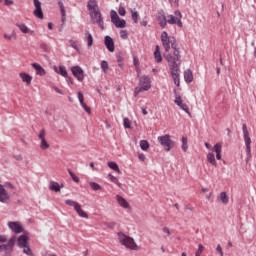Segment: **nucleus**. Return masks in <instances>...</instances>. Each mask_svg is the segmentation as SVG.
Listing matches in <instances>:
<instances>
[{"mask_svg":"<svg viewBox=\"0 0 256 256\" xmlns=\"http://www.w3.org/2000/svg\"><path fill=\"white\" fill-rule=\"evenodd\" d=\"M161 42L166 53H169V51H171V48L174 50L173 54H168L166 56V60L168 62V67L170 69V74L173 82L176 87H179L181 85V69L179 68L181 65V54L179 52V49L177 48V40L175 39V37L169 36L166 31H163L161 33Z\"/></svg>","mask_w":256,"mask_h":256,"instance_id":"f257e3e1","label":"nucleus"},{"mask_svg":"<svg viewBox=\"0 0 256 256\" xmlns=\"http://www.w3.org/2000/svg\"><path fill=\"white\" fill-rule=\"evenodd\" d=\"M117 236L120 245H122L126 249H129L130 251L139 250V246L137 245V242H135V239H133V237H130L123 232H119Z\"/></svg>","mask_w":256,"mask_h":256,"instance_id":"f03ea898","label":"nucleus"},{"mask_svg":"<svg viewBox=\"0 0 256 256\" xmlns=\"http://www.w3.org/2000/svg\"><path fill=\"white\" fill-rule=\"evenodd\" d=\"M151 89V79L148 76H142L139 79L138 87L134 89V95L137 97L139 93H143V91H149Z\"/></svg>","mask_w":256,"mask_h":256,"instance_id":"7ed1b4c3","label":"nucleus"},{"mask_svg":"<svg viewBox=\"0 0 256 256\" xmlns=\"http://www.w3.org/2000/svg\"><path fill=\"white\" fill-rule=\"evenodd\" d=\"M65 205L73 207L77 215H79V217H82V219H89V215L81 208V204H79L78 202L71 199H67L65 200Z\"/></svg>","mask_w":256,"mask_h":256,"instance_id":"20e7f679","label":"nucleus"},{"mask_svg":"<svg viewBox=\"0 0 256 256\" xmlns=\"http://www.w3.org/2000/svg\"><path fill=\"white\" fill-rule=\"evenodd\" d=\"M18 247L20 249H23V253L28 256H33V251H31V248L29 247V238H27L25 235H21L18 239Z\"/></svg>","mask_w":256,"mask_h":256,"instance_id":"39448f33","label":"nucleus"},{"mask_svg":"<svg viewBox=\"0 0 256 256\" xmlns=\"http://www.w3.org/2000/svg\"><path fill=\"white\" fill-rule=\"evenodd\" d=\"M158 141L160 145L165 149V151H171L173 147H175V142L171 140V135L165 134L163 136L158 137Z\"/></svg>","mask_w":256,"mask_h":256,"instance_id":"423d86ee","label":"nucleus"},{"mask_svg":"<svg viewBox=\"0 0 256 256\" xmlns=\"http://www.w3.org/2000/svg\"><path fill=\"white\" fill-rule=\"evenodd\" d=\"M181 19H183V15H181V12L177 10L174 12V15L167 16V23H169V25H178V27H183Z\"/></svg>","mask_w":256,"mask_h":256,"instance_id":"0eeeda50","label":"nucleus"},{"mask_svg":"<svg viewBox=\"0 0 256 256\" xmlns=\"http://www.w3.org/2000/svg\"><path fill=\"white\" fill-rule=\"evenodd\" d=\"M110 17L112 23L115 25V27H118L119 29H125L127 26V22L121 18H119V15H117V12L112 10L110 12Z\"/></svg>","mask_w":256,"mask_h":256,"instance_id":"6e6552de","label":"nucleus"},{"mask_svg":"<svg viewBox=\"0 0 256 256\" xmlns=\"http://www.w3.org/2000/svg\"><path fill=\"white\" fill-rule=\"evenodd\" d=\"M242 132L244 137V143L246 146V153L247 155H251V136L249 135L247 124L242 125Z\"/></svg>","mask_w":256,"mask_h":256,"instance_id":"1a4fd4ad","label":"nucleus"},{"mask_svg":"<svg viewBox=\"0 0 256 256\" xmlns=\"http://www.w3.org/2000/svg\"><path fill=\"white\" fill-rule=\"evenodd\" d=\"M89 15L91 17L92 23L98 25L102 29H105V27L103 26V17L101 16L100 10L89 12Z\"/></svg>","mask_w":256,"mask_h":256,"instance_id":"9d476101","label":"nucleus"},{"mask_svg":"<svg viewBox=\"0 0 256 256\" xmlns=\"http://www.w3.org/2000/svg\"><path fill=\"white\" fill-rule=\"evenodd\" d=\"M15 241H17V237L13 236L6 245H0L1 251H5L6 255H11L13 252V247H15Z\"/></svg>","mask_w":256,"mask_h":256,"instance_id":"9b49d317","label":"nucleus"},{"mask_svg":"<svg viewBox=\"0 0 256 256\" xmlns=\"http://www.w3.org/2000/svg\"><path fill=\"white\" fill-rule=\"evenodd\" d=\"M45 137H47V132H45V129L40 130L38 138L40 139V149L43 151H46V149H49L50 147Z\"/></svg>","mask_w":256,"mask_h":256,"instance_id":"f8f14e48","label":"nucleus"},{"mask_svg":"<svg viewBox=\"0 0 256 256\" xmlns=\"http://www.w3.org/2000/svg\"><path fill=\"white\" fill-rule=\"evenodd\" d=\"M72 74L78 81H83L85 79V72L80 66H74L71 68Z\"/></svg>","mask_w":256,"mask_h":256,"instance_id":"ddd939ff","label":"nucleus"},{"mask_svg":"<svg viewBox=\"0 0 256 256\" xmlns=\"http://www.w3.org/2000/svg\"><path fill=\"white\" fill-rule=\"evenodd\" d=\"M9 199H11V195H9L5 186L0 184V203H9Z\"/></svg>","mask_w":256,"mask_h":256,"instance_id":"4468645a","label":"nucleus"},{"mask_svg":"<svg viewBox=\"0 0 256 256\" xmlns=\"http://www.w3.org/2000/svg\"><path fill=\"white\" fill-rule=\"evenodd\" d=\"M34 3V16L37 17L38 19H43V9L41 8V1L39 0H33Z\"/></svg>","mask_w":256,"mask_h":256,"instance_id":"2eb2a0df","label":"nucleus"},{"mask_svg":"<svg viewBox=\"0 0 256 256\" xmlns=\"http://www.w3.org/2000/svg\"><path fill=\"white\" fill-rule=\"evenodd\" d=\"M19 77H20L22 83H25V85H27V87H29V85H31V83H33V76H31L29 73L20 72Z\"/></svg>","mask_w":256,"mask_h":256,"instance_id":"dca6fc26","label":"nucleus"},{"mask_svg":"<svg viewBox=\"0 0 256 256\" xmlns=\"http://www.w3.org/2000/svg\"><path fill=\"white\" fill-rule=\"evenodd\" d=\"M8 227L13 233H23V226H21V223L19 222H8Z\"/></svg>","mask_w":256,"mask_h":256,"instance_id":"f3484780","label":"nucleus"},{"mask_svg":"<svg viewBox=\"0 0 256 256\" xmlns=\"http://www.w3.org/2000/svg\"><path fill=\"white\" fill-rule=\"evenodd\" d=\"M104 43L106 45V49L110 51V53H113L115 51V42H113V38L110 36H106L104 39Z\"/></svg>","mask_w":256,"mask_h":256,"instance_id":"a211bd4d","label":"nucleus"},{"mask_svg":"<svg viewBox=\"0 0 256 256\" xmlns=\"http://www.w3.org/2000/svg\"><path fill=\"white\" fill-rule=\"evenodd\" d=\"M16 27L21 31V33H24V35H35V31L29 29L24 23H17Z\"/></svg>","mask_w":256,"mask_h":256,"instance_id":"6ab92c4d","label":"nucleus"},{"mask_svg":"<svg viewBox=\"0 0 256 256\" xmlns=\"http://www.w3.org/2000/svg\"><path fill=\"white\" fill-rule=\"evenodd\" d=\"M33 69L36 71V75H40V77H43V75H47V71H45V68L41 66L38 63H32Z\"/></svg>","mask_w":256,"mask_h":256,"instance_id":"aec40b11","label":"nucleus"},{"mask_svg":"<svg viewBox=\"0 0 256 256\" xmlns=\"http://www.w3.org/2000/svg\"><path fill=\"white\" fill-rule=\"evenodd\" d=\"M87 9H88L89 13H91L93 11H99V4H98L97 0H89L87 3Z\"/></svg>","mask_w":256,"mask_h":256,"instance_id":"412c9836","label":"nucleus"},{"mask_svg":"<svg viewBox=\"0 0 256 256\" xmlns=\"http://www.w3.org/2000/svg\"><path fill=\"white\" fill-rule=\"evenodd\" d=\"M78 99H79L80 105H81V107H83L84 111H86V113L91 114V108L89 106H87V104H85L83 93L78 92Z\"/></svg>","mask_w":256,"mask_h":256,"instance_id":"4be33fe9","label":"nucleus"},{"mask_svg":"<svg viewBox=\"0 0 256 256\" xmlns=\"http://www.w3.org/2000/svg\"><path fill=\"white\" fill-rule=\"evenodd\" d=\"M116 201L123 209H129V202H127L121 195H116Z\"/></svg>","mask_w":256,"mask_h":256,"instance_id":"5701e85b","label":"nucleus"},{"mask_svg":"<svg viewBox=\"0 0 256 256\" xmlns=\"http://www.w3.org/2000/svg\"><path fill=\"white\" fill-rule=\"evenodd\" d=\"M158 23L162 29H165L167 27V16H165L163 13H160L158 15Z\"/></svg>","mask_w":256,"mask_h":256,"instance_id":"b1692460","label":"nucleus"},{"mask_svg":"<svg viewBox=\"0 0 256 256\" xmlns=\"http://www.w3.org/2000/svg\"><path fill=\"white\" fill-rule=\"evenodd\" d=\"M222 149H223V145L221 143H217L212 149V151H215L216 159H218V161H221V151H222Z\"/></svg>","mask_w":256,"mask_h":256,"instance_id":"393cba45","label":"nucleus"},{"mask_svg":"<svg viewBox=\"0 0 256 256\" xmlns=\"http://www.w3.org/2000/svg\"><path fill=\"white\" fill-rule=\"evenodd\" d=\"M184 81H186V83H193V71L190 69L184 71Z\"/></svg>","mask_w":256,"mask_h":256,"instance_id":"a878e982","label":"nucleus"},{"mask_svg":"<svg viewBox=\"0 0 256 256\" xmlns=\"http://www.w3.org/2000/svg\"><path fill=\"white\" fill-rule=\"evenodd\" d=\"M154 58L157 63H161V61H163V57L161 56V47H159V45L155 47Z\"/></svg>","mask_w":256,"mask_h":256,"instance_id":"bb28decb","label":"nucleus"},{"mask_svg":"<svg viewBox=\"0 0 256 256\" xmlns=\"http://www.w3.org/2000/svg\"><path fill=\"white\" fill-rule=\"evenodd\" d=\"M54 71L58 73V75H61L62 77H67L68 75L67 69L65 68V66H59V68H57V66H54Z\"/></svg>","mask_w":256,"mask_h":256,"instance_id":"cd10ccee","label":"nucleus"},{"mask_svg":"<svg viewBox=\"0 0 256 256\" xmlns=\"http://www.w3.org/2000/svg\"><path fill=\"white\" fill-rule=\"evenodd\" d=\"M218 199L223 203V205H227V203H229V196L227 195V192L220 193Z\"/></svg>","mask_w":256,"mask_h":256,"instance_id":"c85d7f7f","label":"nucleus"},{"mask_svg":"<svg viewBox=\"0 0 256 256\" xmlns=\"http://www.w3.org/2000/svg\"><path fill=\"white\" fill-rule=\"evenodd\" d=\"M49 189L50 191H55V193H59L61 191V187L59 186V183L54 181L50 182Z\"/></svg>","mask_w":256,"mask_h":256,"instance_id":"c756f323","label":"nucleus"},{"mask_svg":"<svg viewBox=\"0 0 256 256\" xmlns=\"http://www.w3.org/2000/svg\"><path fill=\"white\" fill-rule=\"evenodd\" d=\"M207 161H208V163H210V165H213V167H217V160H215V154L208 153Z\"/></svg>","mask_w":256,"mask_h":256,"instance_id":"7c9ffc66","label":"nucleus"},{"mask_svg":"<svg viewBox=\"0 0 256 256\" xmlns=\"http://www.w3.org/2000/svg\"><path fill=\"white\" fill-rule=\"evenodd\" d=\"M182 146L181 149L184 151V153H187V149H189L188 139L186 136H183L182 139Z\"/></svg>","mask_w":256,"mask_h":256,"instance_id":"2f4dec72","label":"nucleus"},{"mask_svg":"<svg viewBox=\"0 0 256 256\" xmlns=\"http://www.w3.org/2000/svg\"><path fill=\"white\" fill-rule=\"evenodd\" d=\"M58 6L60 7V11H61V16H62V22L65 23V5H63V2L59 1L58 2Z\"/></svg>","mask_w":256,"mask_h":256,"instance_id":"473e14b6","label":"nucleus"},{"mask_svg":"<svg viewBox=\"0 0 256 256\" xmlns=\"http://www.w3.org/2000/svg\"><path fill=\"white\" fill-rule=\"evenodd\" d=\"M108 179L111 181V183H115L118 187H121V182H119V179L117 177L113 176V174H108Z\"/></svg>","mask_w":256,"mask_h":256,"instance_id":"72a5a7b5","label":"nucleus"},{"mask_svg":"<svg viewBox=\"0 0 256 256\" xmlns=\"http://www.w3.org/2000/svg\"><path fill=\"white\" fill-rule=\"evenodd\" d=\"M176 105H178V107H180L182 111H185V113H187L188 115H191V112H189V107L187 106V104L183 103V100Z\"/></svg>","mask_w":256,"mask_h":256,"instance_id":"f704fd0d","label":"nucleus"},{"mask_svg":"<svg viewBox=\"0 0 256 256\" xmlns=\"http://www.w3.org/2000/svg\"><path fill=\"white\" fill-rule=\"evenodd\" d=\"M176 105H178V107H180L182 111H185V113H187L188 115H191V112H189V107L187 106V104L183 103V100Z\"/></svg>","mask_w":256,"mask_h":256,"instance_id":"c9c22d12","label":"nucleus"},{"mask_svg":"<svg viewBox=\"0 0 256 256\" xmlns=\"http://www.w3.org/2000/svg\"><path fill=\"white\" fill-rule=\"evenodd\" d=\"M176 105H178V107H180L182 111H185V113H187L188 115H191V112H189V107L187 106V104L183 103V100Z\"/></svg>","mask_w":256,"mask_h":256,"instance_id":"e433bc0d","label":"nucleus"},{"mask_svg":"<svg viewBox=\"0 0 256 256\" xmlns=\"http://www.w3.org/2000/svg\"><path fill=\"white\" fill-rule=\"evenodd\" d=\"M176 105H178V107H180L182 111H185V113H187L188 115H191V112H189V107L187 106V104L183 103V100Z\"/></svg>","mask_w":256,"mask_h":256,"instance_id":"4c0bfd02","label":"nucleus"},{"mask_svg":"<svg viewBox=\"0 0 256 256\" xmlns=\"http://www.w3.org/2000/svg\"><path fill=\"white\" fill-rule=\"evenodd\" d=\"M176 105H178V107H180L182 111H185V113H187L188 115H191V112H189V107L187 106V104L183 103V100Z\"/></svg>","mask_w":256,"mask_h":256,"instance_id":"58836bf2","label":"nucleus"},{"mask_svg":"<svg viewBox=\"0 0 256 256\" xmlns=\"http://www.w3.org/2000/svg\"><path fill=\"white\" fill-rule=\"evenodd\" d=\"M108 167L113 171H116V173H121V170L119 169V165H117L115 162H108Z\"/></svg>","mask_w":256,"mask_h":256,"instance_id":"ea45409f","label":"nucleus"},{"mask_svg":"<svg viewBox=\"0 0 256 256\" xmlns=\"http://www.w3.org/2000/svg\"><path fill=\"white\" fill-rule=\"evenodd\" d=\"M86 40L88 47H93V35H91V33H86Z\"/></svg>","mask_w":256,"mask_h":256,"instance_id":"a19ab883","label":"nucleus"},{"mask_svg":"<svg viewBox=\"0 0 256 256\" xmlns=\"http://www.w3.org/2000/svg\"><path fill=\"white\" fill-rule=\"evenodd\" d=\"M132 19L134 23H139V12L136 10L131 9Z\"/></svg>","mask_w":256,"mask_h":256,"instance_id":"79ce46f5","label":"nucleus"},{"mask_svg":"<svg viewBox=\"0 0 256 256\" xmlns=\"http://www.w3.org/2000/svg\"><path fill=\"white\" fill-rule=\"evenodd\" d=\"M140 147L142 151H147V149H149V142L147 140H141Z\"/></svg>","mask_w":256,"mask_h":256,"instance_id":"37998d69","label":"nucleus"},{"mask_svg":"<svg viewBox=\"0 0 256 256\" xmlns=\"http://www.w3.org/2000/svg\"><path fill=\"white\" fill-rule=\"evenodd\" d=\"M100 67L104 73H107V71H109V63H107V61L105 60L101 62Z\"/></svg>","mask_w":256,"mask_h":256,"instance_id":"c03bdc74","label":"nucleus"},{"mask_svg":"<svg viewBox=\"0 0 256 256\" xmlns=\"http://www.w3.org/2000/svg\"><path fill=\"white\" fill-rule=\"evenodd\" d=\"M91 189H93V191H101V185H99L96 182H90L89 183Z\"/></svg>","mask_w":256,"mask_h":256,"instance_id":"a18cd8bd","label":"nucleus"},{"mask_svg":"<svg viewBox=\"0 0 256 256\" xmlns=\"http://www.w3.org/2000/svg\"><path fill=\"white\" fill-rule=\"evenodd\" d=\"M203 251H205V246H203L202 244H199L198 245V250L196 251L195 256H201Z\"/></svg>","mask_w":256,"mask_h":256,"instance_id":"49530a36","label":"nucleus"},{"mask_svg":"<svg viewBox=\"0 0 256 256\" xmlns=\"http://www.w3.org/2000/svg\"><path fill=\"white\" fill-rule=\"evenodd\" d=\"M68 173H69L70 177L72 178V180H73L75 183H79V177H77V176L75 175V173H73V171L68 170Z\"/></svg>","mask_w":256,"mask_h":256,"instance_id":"de8ad7c7","label":"nucleus"},{"mask_svg":"<svg viewBox=\"0 0 256 256\" xmlns=\"http://www.w3.org/2000/svg\"><path fill=\"white\" fill-rule=\"evenodd\" d=\"M123 121L125 129H131V120H129V118H124Z\"/></svg>","mask_w":256,"mask_h":256,"instance_id":"09e8293b","label":"nucleus"},{"mask_svg":"<svg viewBox=\"0 0 256 256\" xmlns=\"http://www.w3.org/2000/svg\"><path fill=\"white\" fill-rule=\"evenodd\" d=\"M118 13L119 15H121V17H125L127 11H125V8L123 6H120L118 9Z\"/></svg>","mask_w":256,"mask_h":256,"instance_id":"8fccbe9b","label":"nucleus"},{"mask_svg":"<svg viewBox=\"0 0 256 256\" xmlns=\"http://www.w3.org/2000/svg\"><path fill=\"white\" fill-rule=\"evenodd\" d=\"M123 61H124L123 56L118 55V56H117V63H118V66H119V67H123Z\"/></svg>","mask_w":256,"mask_h":256,"instance_id":"3c124183","label":"nucleus"},{"mask_svg":"<svg viewBox=\"0 0 256 256\" xmlns=\"http://www.w3.org/2000/svg\"><path fill=\"white\" fill-rule=\"evenodd\" d=\"M13 37H15V32H12V34H4V39H6L7 41H11L13 39Z\"/></svg>","mask_w":256,"mask_h":256,"instance_id":"603ef678","label":"nucleus"},{"mask_svg":"<svg viewBox=\"0 0 256 256\" xmlns=\"http://www.w3.org/2000/svg\"><path fill=\"white\" fill-rule=\"evenodd\" d=\"M40 49H42V51H48L49 50V46L47 45V43L42 42L40 44Z\"/></svg>","mask_w":256,"mask_h":256,"instance_id":"864d4df0","label":"nucleus"},{"mask_svg":"<svg viewBox=\"0 0 256 256\" xmlns=\"http://www.w3.org/2000/svg\"><path fill=\"white\" fill-rule=\"evenodd\" d=\"M70 45L73 47V49H76V51L79 50V46L77 45V42L74 40H70Z\"/></svg>","mask_w":256,"mask_h":256,"instance_id":"5fc2aeb1","label":"nucleus"},{"mask_svg":"<svg viewBox=\"0 0 256 256\" xmlns=\"http://www.w3.org/2000/svg\"><path fill=\"white\" fill-rule=\"evenodd\" d=\"M120 37H121V39H127V37H128L127 31L126 30H121L120 31Z\"/></svg>","mask_w":256,"mask_h":256,"instance_id":"6e6d98bb","label":"nucleus"},{"mask_svg":"<svg viewBox=\"0 0 256 256\" xmlns=\"http://www.w3.org/2000/svg\"><path fill=\"white\" fill-rule=\"evenodd\" d=\"M217 253H219L220 256H223V248H221V244H218L216 247Z\"/></svg>","mask_w":256,"mask_h":256,"instance_id":"4d7b16f0","label":"nucleus"},{"mask_svg":"<svg viewBox=\"0 0 256 256\" xmlns=\"http://www.w3.org/2000/svg\"><path fill=\"white\" fill-rule=\"evenodd\" d=\"M162 231H163V233H165V235H166L167 237L171 236V230H169V228L164 227V228L162 229Z\"/></svg>","mask_w":256,"mask_h":256,"instance_id":"13d9d810","label":"nucleus"},{"mask_svg":"<svg viewBox=\"0 0 256 256\" xmlns=\"http://www.w3.org/2000/svg\"><path fill=\"white\" fill-rule=\"evenodd\" d=\"M169 3H170L173 7H178V6H179V0H169Z\"/></svg>","mask_w":256,"mask_h":256,"instance_id":"bf43d9fd","label":"nucleus"},{"mask_svg":"<svg viewBox=\"0 0 256 256\" xmlns=\"http://www.w3.org/2000/svg\"><path fill=\"white\" fill-rule=\"evenodd\" d=\"M182 101H183V100L181 99V96L177 95V96L175 97L174 103L177 105V104L181 103Z\"/></svg>","mask_w":256,"mask_h":256,"instance_id":"052dcab7","label":"nucleus"},{"mask_svg":"<svg viewBox=\"0 0 256 256\" xmlns=\"http://www.w3.org/2000/svg\"><path fill=\"white\" fill-rule=\"evenodd\" d=\"M4 5H6V7H11V5H13V0H4Z\"/></svg>","mask_w":256,"mask_h":256,"instance_id":"680f3d73","label":"nucleus"},{"mask_svg":"<svg viewBox=\"0 0 256 256\" xmlns=\"http://www.w3.org/2000/svg\"><path fill=\"white\" fill-rule=\"evenodd\" d=\"M138 159L140 161H145V154H143V153L138 154Z\"/></svg>","mask_w":256,"mask_h":256,"instance_id":"e2e57ef3","label":"nucleus"},{"mask_svg":"<svg viewBox=\"0 0 256 256\" xmlns=\"http://www.w3.org/2000/svg\"><path fill=\"white\" fill-rule=\"evenodd\" d=\"M7 241V237L0 235V243H5Z\"/></svg>","mask_w":256,"mask_h":256,"instance_id":"0e129e2a","label":"nucleus"},{"mask_svg":"<svg viewBox=\"0 0 256 256\" xmlns=\"http://www.w3.org/2000/svg\"><path fill=\"white\" fill-rule=\"evenodd\" d=\"M54 91H56V93H59L60 95H63V91L57 87H54Z\"/></svg>","mask_w":256,"mask_h":256,"instance_id":"69168bd1","label":"nucleus"},{"mask_svg":"<svg viewBox=\"0 0 256 256\" xmlns=\"http://www.w3.org/2000/svg\"><path fill=\"white\" fill-rule=\"evenodd\" d=\"M134 65L137 67L139 65V60L137 58H134Z\"/></svg>","mask_w":256,"mask_h":256,"instance_id":"338daca9","label":"nucleus"},{"mask_svg":"<svg viewBox=\"0 0 256 256\" xmlns=\"http://www.w3.org/2000/svg\"><path fill=\"white\" fill-rule=\"evenodd\" d=\"M205 147H206V149H211V146H210V144L209 143H207V142H205Z\"/></svg>","mask_w":256,"mask_h":256,"instance_id":"774afa93","label":"nucleus"}]
</instances>
